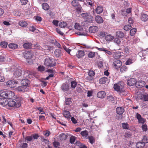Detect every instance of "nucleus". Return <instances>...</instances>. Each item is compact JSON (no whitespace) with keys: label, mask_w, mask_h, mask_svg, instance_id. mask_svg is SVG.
I'll return each mask as SVG.
<instances>
[{"label":"nucleus","mask_w":148,"mask_h":148,"mask_svg":"<svg viewBox=\"0 0 148 148\" xmlns=\"http://www.w3.org/2000/svg\"><path fill=\"white\" fill-rule=\"evenodd\" d=\"M0 104L3 106L8 105L9 107L18 108L21 106V100L19 97L8 101L6 98L4 97L0 98Z\"/></svg>","instance_id":"f257e3e1"},{"label":"nucleus","mask_w":148,"mask_h":148,"mask_svg":"<svg viewBox=\"0 0 148 148\" xmlns=\"http://www.w3.org/2000/svg\"><path fill=\"white\" fill-rule=\"evenodd\" d=\"M15 95L14 92L9 90H2L1 91L0 96L6 99H11Z\"/></svg>","instance_id":"f03ea898"},{"label":"nucleus","mask_w":148,"mask_h":148,"mask_svg":"<svg viewBox=\"0 0 148 148\" xmlns=\"http://www.w3.org/2000/svg\"><path fill=\"white\" fill-rule=\"evenodd\" d=\"M116 58L113 62L112 66H113L115 69H117L120 68L122 65V62L121 61L117 59L121 58V54L119 53H117L116 54Z\"/></svg>","instance_id":"7ed1b4c3"},{"label":"nucleus","mask_w":148,"mask_h":148,"mask_svg":"<svg viewBox=\"0 0 148 148\" xmlns=\"http://www.w3.org/2000/svg\"><path fill=\"white\" fill-rule=\"evenodd\" d=\"M11 71L14 72L13 77L14 78H17L21 76L22 71L20 69L15 66H12L11 68Z\"/></svg>","instance_id":"20e7f679"},{"label":"nucleus","mask_w":148,"mask_h":148,"mask_svg":"<svg viewBox=\"0 0 148 148\" xmlns=\"http://www.w3.org/2000/svg\"><path fill=\"white\" fill-rule=\"evenodd\" d=\"M52 59L50 58H46L45 60L44 65L47 67H53L55 66V62Z\"/></svg>","instance_id":"39448f33"},{"label":"nucleus","mask_w":148,"mask_h":148,"mask_svg":"<svg viewBox=\"0 0 148 148\" xmlns=\"http://www.w3.org/2000/svg\"><path fill=\"white\" fill-rule=\"evenodd\" d=\"M71 5L73 6L76 8L77 12H80L82 11L81 10L82 9V8L77 0H73L71 2Z\"/></svg>","instance_id":"423d86ee"},{"label":"nucleus","mask_w":148,"mask_h":148,"mask_svg":"<svg viewBox=\"0 0 148 148\" xmlns=\"http://www.w3.org/2000/svg\"><path fill=\"white\" fill-rule=\"evenodd\" d=\"M17 83L15 81L9 80L6 82V85L7 87L10 88H14L16 86Z\"/></svg>","instance_id":"0eeeda50"},{"label":"nucleus","mask_w":148,"mask_h":148,"mask_svg":"<svg viewBox=\"0 0 148 148\" xmlns=\"http://www.w3.org/2000/svg\"><path fill=\"white\" fill-rule=\"evenodd\" d=\"M123 83L121 82H119L118 84H115L114 86V90L117 91H120L122 87L121 85H123Z\"/></svg>","instance_id":"6e6552de"},{"label":"nucleus","mask_w":148,"mask_h":148,"mask_svg":"<svg viewBox=\"0 0 148 148\" xmlns=\"http://www.w3.org/2000/svg\"><path fill=\"white\" fill-rule=\"evenodd\" d=\"M146 84L145 82L143 81L140 80L136 82V86L138 88L144 87Z\"/></svg>","instance_id":"1a4fd4ad"},{"label":"nucleus","mask_w":148,"mask_h":148,"mask_svg":"<svg viewBox=\"0 0 148 148\" xmlns=\"http://www.w3.org/2000/svg\"><path fill=\"white\" fill-rule=\"evenodd\" d=\"M136 79L133 78H130L127 81V84L128 85L130 86H132L135 84L136 85Z\"/></svg>","instance_id":"9d476101"},{"label":"nucleus","mask_w":148,"mask_h":148,"mask_svg":"<svg viewBox=\"0 0 148 148\" xmlns=\"http://www.w3.org/2000/svg\"><path fill=\"white\" fill-rule=\"evenodd\" d=\"M46 72L49 73H51V74L49 75L47 77L45 78V80H48L51 77H52L54 76L53 73L54 72L53 69H48L46 71Z\"/></svg>","instance_id":"9b49d317"},{"label":"nucleus","mask_w":148,"mask_h":148,"mask_svg":"<svg viewBox=\"0 0 148 148\" xmlns=\"http://www.w3.org/2000/svg\"><path fill=\"white\" fill-rule=\"evenodd\" d=\"M106 95V93L104 91H100L97 94V96L98 98L103 99Z\"/></svg>","instance_id":"f8f14e48"},{"label":"nucleus","mask_w":148,"mask_h":148,"mask_svg":"<svg viewBox=\"0 0 148 148\" xmlns=\"http://www.w3.org/2000/svg\"><path fill=\"white\" fill-rule=\"evenodd\" d=\"M98 30V27L95 26H90L89 28V31L91 33H95Z\"/></svg>","instance_id":"ddd939ff"},{"label":"nucleus","mask_w":148,"mask_h":148,"mask_svg":"<svg viewBox=\"0 0 148 148\" xmlns=\"http://www.w3.org/2000/svg\"><path fill=\"white\" fill-rule=\"evenodd\" d=\"M23 54L24 57L26 59H29L32 58V55L30 52H23Z\"/></svg>","instance_id":"4468645a"},{"label":"nucleus","mask_w":148,"mask_h":148,"mask_svg":"<svg viewBox=\"0 0 148 148\" xmlns=\"http://www.w3.org/2000/svg\"><path fill=\"white\" fill-rule=\"evenodd\" d=\"M21 83L22 86L26 88L29 84V81L27 79H24L22 80Z\"/></svg>","instance_id":"2eb2a0df"},{"label":"nucleus","mask_w":148,"mask_h":148,"mask_svg":"<svg viewBox=\"0 0 148 148\" xmlns=\"http://www.w3.org/2000/svg\"><path fill=\"white\" fill-rule=\"evenodd\" d=\"M96 21L98 23H103V20L102 18L100 16H97L95 18Z\"/></svg>","instance_id":"dca6fc26"},{"label":"nucleus","mask_w":148,"mask_h":148,"mask_svg":"<svg viewBox=\"0 0 148 148\" xmlns=\"http://www.w3.org/2000/svg\"><path fill=\"white\" fill-rule=\"evenodd\" d=\"M116 110L117 113L119 115L122 114L124 111V109L121 107H117Z\"/></svg>","instance_id":"f3484780"},{"label":"nucleus","mask_w":148,"mask_h":148,"mask_svg":"<svg viewBox=\"0 0 148 148\" xmlns=\"http://www.w3.org/2000/svg\"><path fill=\"white\" fill-rule=\"evenodd\" d=\"M17 90L18 91L21 92H25L27 91L26 87L22 85L18 87L17 88Z\"/></svg>","instance_id":"a211bd4d"},{"label":"nucleus","mask_w":148,"mask_h":148,"mask_svg":"<svg viewBox=\"0 0 148 148\" xmlns=\"http://www.w3.org/2000/svg\"><path fill=\"white\" fill-rule=\"evenodd\" d=\"M63 116L67 119H69L71 116V115L69 112L68 111L64 110L63 113Z\"/></svg>","instance_id":"6ab92c4d"},{"label":"nucleus","mask_w":148,"mask_h":148,"mask_svg":"<svg viewBox=\"0 0 148 148\" xmlns=\"http://www.w3.org/2000/svg\"><path fill=\"white\" fill-rule=\"evenodd\" d=\"M42 9L45 10H48L49 9V5L47 3H44L42 4Z\"/></svg>","instance_id":"aec40b11"},{"label":"nucleus","mask_w":148,"mask_h":148,"mask_svg":"<svg viewBox=\"0 0 148 148\" xmlns=\"http://www.w3.org/2000/svg\"><path fill=\"white\" fill-rule=\"evenodd\" d=\"M8 46L9 48L11 49H15L18 48V45L16 44L10 43L8 45Z\"/></svg>","instance_id":"412c9836"},{"label":"nucleus","mask_w":148,"mask_h":148,"mask_svg":"<svg viewBox=\"0 0 148 148\" xmlns=\"http://www.w3.org/2000/svg\"><path fill=\"white\" fill-rule=\"evenodd\" d=\"M84 55V52L82 50H79L77 53V56L78 58L83 57Z\"/></svg>","instance_id":"4be33fe9"},{"label":"nucleus","mask_w":148,"mask_h":148,"mask_svg":"<svg viewBox=\"0 0 148 148\" xmlns=\"http://www.w3.org/2000/svg\"><path fill=\"white\" fill-rule=\"evenodd\" d=\"M108 80V78L107 77H103L99 79V83L101 84H104Z\"/></svg>","instance_id":"5701e85b"},{"label":"nucleus","mask_w":148,"mask_h":148,"mask_svg":"<svg viewBox=\"0 0 148 148\" xmlns=\"http://www.w3.org/2000/svg\"><path fill=\"white\" fill-rule=\"evenodd\" d=\"M69 86L68 84L64 83L62 86V89L65 91H67L69 89Z\"/></svg>","instance_id":"b1692460"},{"label":"nucleus","mask_w":148,"mask_h":148,"mask_svg":"<svg viewBox=\"0 0 148 148\" xmlns=\"http://www.w3.org/2000/svg\"><path fill=\"white\" fill-rule=\"evenodd\" d=\"M103 7L101 6H98L95 10L96 12L98 14H99L102 13L103 11Z\"/></svg>","instance_id":"393cba45"},{"label":"nucleus","mask_w":148,"mask_h":148,"mask_svg":"<svg viewBox=\"0 0 148 148\" xmlns=\"http://www.w3.org/2000/svg\"><path fill=\"white\" fill-rule=\"evenodd\" d=\"M105 39L106 41H110L114 39V37L110 34H107L105 37Z\"/></svg>","instance_id":"a878e982"},{"label":"nucleus","mask_w":148,"mask_h":148,"mask_svg":"<svg viewBox=\"0 0 148 148\" xmlns=\"http://www.w3.org/2000/svg\"><path fill=\"white\" fill-rule=\"evenodd\" d=\"M59 136L61 140H66L68 137V136L64 133H62L59 135Z\"/></svg>","instance_id":"bb28decb"},{"label":"nucleus","mask_w":148,"mask_h":148,"mask_svg":"<svg viewBox=\"0 0 148 148\" xmlns=\"http://www.w3.org/2000/svg\"><path fill=\"white\" fill-rule=\"evenodd\" d=\"M140 18L142 21H146L148 20V16L145 14H142Z\"/></svg>","instance_id":"cd10ccee"},{"label":"nucleus","mask_w":148,"mask_h":148,"mask_svg":"<svg viewBox=\"0 0 148 148\" xmlns=\"http://www.w3.org/2000/svg\"><path fill=\"white\" fill-rule=\"evenodd\" d=\"M80 134L83 137L86 138L88 135V132L87 130L83 131L81 132Z\"/></svg>","instance_id":"c85d7f7f"},{"label":"nucleus","mask_w":148,"mask_h":148,"mask_svg":"<svg viewBox=\"0 0 148 148\" xmlns=\"http://www.w3.org/2000/svg\"><path fill=\"white\" fill-rule=\"evenodd\" d=\"M32 45L31 43L27 42L24 43L23 44V47L26 49L30 48L32 47Z\"/></svg>","instance_id":"c756f323"},{"label":"nucleus","mask_w":148,"mask_h":148,"mask_svg":"<svg viewBox=\"0 0 148 148\" xmlns=\"http://www.w3.org/2000/svg\"><path fill=\"white\" fill-rule=\"evenodd\" d=\"M116 35L118 37L122 38L124 37V34L123 32L119 31L116 32Z\"/></svg>","instance_id":"7c9ffc66"},{"label":"nucleus","mask_w":148,"mask_h":148,"mask_svg":"<svg viewBox=\"0 0 148 148\" xmlns=\"http://www.w3.org/2000/svg\"><path fill=\"white\" fill-rule=\"evenodd\" d=\"M145 146V144L142 142H138L136 144V147L137 148H143Z\"/></svg>","instance_id":"2f4dec72"},{"label":"nucleus","mask_w":148,"mask_h":148,"mask_svg":"<svg viewBox=\"0 0 148 148\" xmlns=\"http://www.w3.org/2000/svg\"><path fill=\"white\" fill-rule=\"evenodd\" d=\"M85 20L86 21H87L89 22H92L93 21L92 16L89 14L88 16H87V17L86 18Z\"/></svg>","instance_id":"473e14b6"},{"label":"nucleus","mask_w":148,"mask_h":148,"mask_svg":"<svg viewBox=\"0 0 148 148\" xmlns=\"http://www.w3.org/2000/svg\"><path fill=\"white\" fill-rule=\"evenodd\" d=\"M19 25L21 26L25 27L27 25V24L25 21H22L19 22Z\"/></svg>","instance_id":"72a5a7b5"},{"label":"nucleus","mask_w":148,"mask_h":148,"mask_svg":"<svg viewBox=\"0 0 148 148\" xmlns=\"http://www.w3.org/2000/svg\"><path fill=\"white\" fill-rule=\"evenodd\" d=\"M141 99V100H143L144 101H148V94L143 95Z\"/></svg>","instance_id":"f704fd0d"},{"label":"nucleus","mask_w":148,"mask_h":148,"mask_svg":"<svg viewBox=\"0 0 148 148\" xmlns=\"http://www.w3.org/2000/svg\"><path fill=\"white\" fill-rule=\"evenodd\" d=\"M30 74V72L28 70H26L24 72V73L23 74V77L26 78H28V77H29V76Z\"/></svg>","instance_id":"c9c22d12"},{"label":"nucleus","mask_w":148,"mask_h":148,"mask_svg":"<svg viewBox=\"0 0 148 148\" xmlns=\"http://www.w3.org/2000/svg\"><path fill=\"white\" fill-rule=\"evenodd\" d=\"M87 4L88 6L92 7L94 4V1L93 0H86Z\"/></svg>","instance_id":"e433bc0d"},{"label":"nucleus","mask_w":148,"mask_h":148,"mask_svg":"<svg viewBox=\"0 0 148 148\" xmlns=\"http://www.w3.org/2000/svg\"><path fill=\"white\" fill-rule=\"evenodd\" d=\"M86 138L88 139L89 142L92 144L95 141V138L92 136H88Z\"/></svg>","instance_id":"4c0bfd02"},{"label":"nucleus","mask_w":148,"mask_h":148,"mask_svg":"<svg viewBox=\"0 0 148 148\" xmlns=\"http://www.w3.org/2000/svg\"><path fill=\"white\" fill-rule=\"evenodd\" d=\"M1 46L3 48H6L8 45V42L5 41H2L0 43Z\"/></svg>","instance_id":"58836bf2"},{"label":"nucleus","mask_w":148,"mask_h":148,"mask_svg":"<svg viewBox=\"0 0 148 148\" xmlns=\"http://www.w3.org/2000/svg\"><path fill=\"white\" fill-rule=\"evenodd\" d=\"M122 128L125 129H128L129 126L128 124L127 123H123L122 124Z\"/></svg>","instance_id":"ea45409f"},{"label":"nucleus","mask_w":148,"mask_h":148,"mask_svg":"<svg viewBox=\"0 0 148 148\" xmlns=\"http://www.w3.org/2000/svg\"><path fill=\"white\" fill-rule=\"evenodd\" d=\"M75 29H78L79 30H81L82 29V27L79 24L76 23L75 24Z\"/></svg>","instance_id":"a19ab883"},{"label":"nucleus","mask_w":148,"mask_h":148,"mask_svg":"<svg viewBox=\"0 0 148 148\" xmlns=\"http://www.w3.org/2000/svg\"><path fill=\"white\" fill-rule=\"evenodd\" d=\"M55 56L57 57H59L60 56L61 51L59 49H56L54 52Z\"/></svg>","instance_id":"79ce46f5"},{"label":"nucleus","mask_w":148,"mask_h":148,"mask_svg":"<svg viewBox=\"0 0 148 148\" xmlns=\"http://www.w3.org/2000/svg\"><path fill=\"white\" fill-rule=\"evenodd\" d=\"M127 68L126 66H123L120 69V71L121 72L124 73L127 70Z\"/></svg>","instance_id":"37998d69"},{"label":"nucleus","mask_w":148,"mask_h":148,"mask_svg":"<svg viewBox=\"0 0 148 148\" xmlns=\"http://www.w3.org/2000/svg\"><path fill=\"white\" fill-rule=\"evenodd\" d=\"M67 24L64 22H60L59 26L61 28H64L66 27Z\"/></svg>","instance_id":"c03bdc74"},{"label":"nucleus","mask_w":148,"mask_h":148,"mask_svg":"<svg viewBox=\"0 0 148 148\" xmlns=\"http://www.w3.org/2000/svg\"><path fill=\"white\" fill-rule=\"evenodd\" d=\"M136 32V28L132 29L130 32V34L131 36H133L135 34Z\"/></svg>","instance_id":"a18cd8bd"},{"label":"nucleus","mask_w":148,"mask_h":148,"mask_svg":"<svg viewBox=\"0 0 148 148\" xmlns=\"http://www.w3.org/2000/svg\"><path fill=\"white\" fill-rule=\"evenodd\" d=\"M107 34V32L103 31L100 32L99 33L100 36L102 37H105Z\"/></svg>","instance_id":"49530a36"},{"label":"nucleus","mask_w":148,"mask_h":148,"mask_svg":"<svg viewBox=\"0 0 148 148\" xmlns=\"http://www.w3.org/2000/svg\"><path fill=\"white\" fill-rule=\"evenodd\" d=\"M71 99L70 98H67L65 100V103L66 105H69L71 103Z\"/></svg>","instance_id":"de8ad7c7"},{"label":"nucleus","mask_w":148,"mask_h":148,"mask_svg":"<svg viewBox=\"0 0 148 148\" xmlns=\"http://www.w3.org/2000/svg\"><path fill=\"white\" fill-rule=\"evenodd\" d=\"M25 139L27 141H31L33 140V136H27L25 137Z\"/></svg>","instance_id":"09e8293b"},{"label":"nucleus","mask_w":148,"mask_h":148,"mask_svg":"<svg viewBox=\"0 0 148 148\" xmlns=\"http://www.w3.org/2000/svg\"><path fill=\"white\" fill-rule=\"evenodd\" d=\"M132 28V26L130 25H125L123 29L125 31H128Z\"/></svg>","instance_id":"8fccbe9b"},{"label":"nucleus","mask_w":148,"mask_h":148,"mask_svg":"<svg viewBox=\"0 0 148 148\" xmlns=\"http://www.w3.org/2000/svg\"><path fill=\"white\" fill-rule=\"evenodd\" d=\"M77 83L74 81H72L71 82V87L73 88H74L76 87Z\"/></svg>","instance_id":"3c124183"},{"label":"nucleus","mask_w":148,"mask_h":148,"mask_svg":"<svg viewBox=\"0 0 148 148\" xmlns=\"http://www.w3.org/2000/svg\"><path fill=\"white\" fill-rule=\"evenodd\" d=\"M142 142L143 143H144L145 144V143H148V139L147 138V136H144L142 140Z\"/></svg>","instance_id":"603ef678"},{"label":"nucleus","mask_w":148,"mask_h":148,"mask_svg":"<svg viewBox=\"0 0 148 148\" xmlns=\"http://www.w3.org/2000/svg\"><path fill=\"white\" fill-rule=\"evenodd\" d=\"M76 137L75 136H72L70 138V142L72 144H73L75 140Z\"/></svg>","instance_id":"864d4df0"},{"label":"nucleus","mask_w":148,"mask_h":148,"mask_svg":"<svg viewBox=\"0 0 148 148\" xmlns=\"http://www.w3.org/2000/svg\"><path fill=\"white\" fill-rule=\"evenodd\" d=\"M141 128L143 131L146 132L147 130V125L146 124L143 125L141 126Z\"/></svg>","instance_id":"5fc2aeb1"},{"label":"nucleus","mask_w":148,"mask_h":148,"mask_svg":"<svg viewBox=\"0 0 148 148\" xmlns=\"http://www.w3.org/2000/svg\"><path fill=\"white\" fill-rule=\"evenodd\" d=\"M108 100L110 101H114V98L112 95H109L107 97Z\"/></svg>","instance_id":"6e6d98bb"},{"label":"nucleus","mask_w":148,"mask_h":148,"mask_svg":"<svg viewBox=\"0 0 148 148\" xmlns=\"http://www.w3.org/2000/svg\"><path fill=\"white\" fill-rule=\"evenodd\" d=\"M38 69L39 71L41 72L45 70V67L42 66H40L38 68Z\"/></svg>","instance_id":"4d7b16f0"},{"label":"nucleus","mask_w":148,"mask_h":148,"mask_svg":"<svg viewBox=\"0 0 148 148\" xmlns=\"http://www.w3.org/2000/svg\"><path fill=\"white\" fill-rule=\"evenodd\" d=\"M88 56L89 58H92L95 56V54L94 52H90L89 53Z\"/></svg>","instance_id":"13d9d810"},{"label":"nucleus","mask_w":148,"mask_h":148,"mask_svg":"<svg viewBox=\"0 0 148 148\" xmlns=\"http://www.w3.org/2000/svg\"><path fill=\"white\" fill-rule=\"evenodd\" d=\"M94 71L92 70H90L88 72V75L90 76H93L95 75Z\"/></svg>","instance_id":"bf43d9fd"},{"label":"nucleus","mask_w":148,"mask_h":148,"mask_svg":"<svg viewBox=\"0 0 148 148\" xmlns=\"http://www.w3.org/2000/svg\"><path fill=\"white\" fill-rule=\"evenodd\" d=\"M119 94L121 96H125L127 95L126 92L124 91H120Z\"/></svg>","instance_id":"052dcab7"},{"label":"nucleus","mask_w":148,"mask_h":148,"mask_svg":"<svg viewBox=\"0 0 148 148\" xmlns=\"http://www.w3.org/2000/svg\"><path fill=\"white\" fill-rule=\"evenodd\" d=\"M124 51L126 54H129V47H125L124 49Z\"/></svg>","instance_id":"680f3d73"},{"label":"nucleus","mask_w":148,"mask_h":148,"mask_svg":"<svg viewBox=\"0 0 148 148\" xmlns=\"http://www.w3.org/2000/svg\"><path fill=\"white\" fill-rule=\"evenodd\" d=\"M89 15V14L87 13H82L81 14V16L85 20Z\"/></svg>","instance_id":"e2e57ef3"},{"label":"nucleus","mask_w":148,"mask_h":148,"mask_svg":"<svg viewBox=\"0 0 148 148\" xmlns=\"http://www.w3.org/2000/svg\"><path fill=\"white\" fill-rule=\"evenodd\" d=\"M132 134L130 132L125 133V137L126 138L131 137Z\"/></svg>","instance_id":"0e129e2a"},{"label":"nucleus","mask_w":148,"mask_h":148,"mask_svg":"<svg viewBox=\"0 0 148 148\" xmlns=\"http://www.w3.org/2000/svg\"><path fill=\"white\" fill-rule=\"evenodd\" d=\"M53 146L56 147H57L60 145L59 143L57 141H54L53 143Z\"/></svg>","instance_id":"69168bd1"},{"label":"nucleus","mask_w":148,"mask_h":148,"mask_svg":"<svg viewBox=\"0 0 148 148\" xmlns=\"http://www.w3.org/2000/svg\"><path fill=\"white\" fill-rule=\"evenodd\" d=\"M41 82H42L41 85L42 86L44 87L46 86L47 84V82L44 81H41Z\"/></svg>","instance_id":"338daca9"},{"label":"nucleus","mask_w":148,"mask_h":148,"mask_svg":"<svg viewBox=\"0 0 148 148\" xmlns=\"http://www.w3.org/2000/svg\"><path fill=\"white\" fill-rule=\"evenodd\" d=\"M132 63V60L131 59H128L125 62V64L127 65H130Z\"/></svg>","instance_id":"774afa93"}]
</instances>
